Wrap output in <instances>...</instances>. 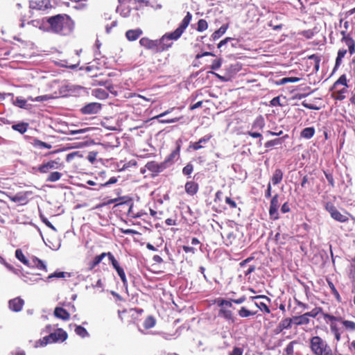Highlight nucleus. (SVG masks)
Segmentation results:
<instances>
[{"instance_id":"21","label":"nucleus","mask_w":355,"mask_h":355,"mask_svg":"<svg viewBox=\"0 0 355 355\" xmlns=\"http://www.w3.org/2000/svg\"><path fill=\"white\" fill-rule=\"evenodd\" d=\"M265 125V121L263 116H259L256 118L252 125V130H262Z\"/></svg>"},{"instance_id":"32","label":"nucleus","mask_w":355,"mask_h":355,"mask_svg":"<svg viewBox=\"0 0 355 355\" xmlns=\"http://www.w3.org/2000/svg\"><path fill=\"white\" fill-rule=\"evenodd\" d=\"M327 284H328V286H329V288L331 289V293L334 295V297L336 299V300L338 302H340L341 297H340L339 293L338 292V291L336 290L335 286L332 283V282L327 279Z\"/></svg>"},{"instance_id":"57","label":"nucleus","mask_w":355,"mask_h":355,"mask_svg":"<svg viewBox=\"0 0 355 355\" xmlns=\"http://www.w3.org/2000/svg\"><path fill=\"white\" fill-rule=\"evenodd\" d=\"M255 305L259 307L261 311H264L267 313L270 312L269 307L263 302H261L259 304L255 303Z\"/></svg>"},{"instance_id":"43","label":"nucleus","mask_w":355,"mask_h":355,"mask_svg":"<svg viewBox=\"0 0 355 355\" xmlns=\"http://www.w3.org/2000/svg\"><path fill=\"white\" fill-rule=\"evenodd\" d=\"M235 239H236V236L234 234V232H228L226 234V237L224 240V242L226 245H230L232 244V243L235 240Z\"/></svg>"},{"instance_id":"38","label":"nucleus","mask_w":355,"mask_h":355,"mask_svg":"<svg viewBox=\"0 0 355 355\" xmlns=\"http://www.w3.org/2000/svg\"><path fill=\"white\" fill-rule=\"evenodd\" d=\"M51 97L49 95H42V96H38L36 98H33L31 96H29L28 98V100H30L32 102L37 101V102H42V101H46L49 99H51Z\"/></svg>"},{"instance_id":"63","label":"nucleus","mask_w":355,"mask_h":355,"mask_svg":"<svg viewBox=\"0 0 355 355\" xmlns=\"http://www.w3.org/2000/svg\"><path fill=\"white\" fill-rule=\"evenodd\" d=\"M55 330V327L51 324L46 325L43 329L42 333L49 334L52 333Z\"/></svg>"},{"instance_id":"39","label":"nucleus","mask_w":355,"mask_h":355,"mask_svg":"<svg viewBox=\"0 0 355 355\" xmlns=\"http://www.w3.org/2000/svg\"><path fill=\"white\" fill-rule=\"evenodd\" d=\"M208 28V24L206 20L201 19L198 22L197 31L198 32H202L207 30Z\"/></svg>"},{"instance_id":"41","label":"nucleus","mask_w":355,"mask_h":355,"mask_svg":"<svg viewBox=\"0 0 355 355\" xmlns=\"http://www.w3.org/2000/svg\"><path fill=\"white\" fill-rule=\"evenodd\" d=\"M346 49H340L338 52L337 58L336 60V66H338L340 64L342 59L345 56L347 53Z\"/></svg>"},{"instance_id":"46","label":"nucleus","mask_w":355,"mask_h":355,"mask_svg":"<svg viewBox=\"0 0 355 355\" xmlns=\"http://www.w3.org/2000/svg\"><path fill=\"white\" fill-rule=\"evenodd\" d=\"M349 278L350 279H355V259L352 261L349 266Z\"/></svg>"},{"instance_id":"10","label":"nucleus","mask_w":355,"mask_h":355,"mask_svg":"<svg viewBox=\"0 0 355 355\" xmlns=\"http://www.w3.org/2000/svg\"><path fill=\"white\" fill-rule=\"evenodd\" d=\"M60 168V163L57 160H50L47 162L43 163L38 168L37 170L41 173H46L50 170L58 169Z\"/></svg>"},{"instance_id":"42","label":"nucleus","mask_w":355,"mask_h":355,"mask_svg":"<svg viewBox=\"0 0 355 355\" xmlns=\"http://www.w3.org/2000/svg\"><path fill=\"white\" fill-rule=\"evenodd\" d=\"M107 256L112 265L113 268L116 270L120 267L119 263L114 258V255L111 252H107Z\"/></svg>"},{"instance_id":"4","label":"nucleus","mask_w":355,"mask_h":355,"mask_svg":"<svg viewBox=\"0 0 355 355\" xmlns=\"http://www.w3.org/2000/svg\"><path fill=\"white\" fill-rule=\"evenodd\" d=\"M310 348L314 355H334L327 341L318 336L311 338Z\"/></svg>"},{"instance_id":"2","label":"nucleus","mask_w":355,"mask_h":355,"mask_svg":"<svg viewBox=\"0 0 355 355\" xmlns=\"http://www.w3.org/2000/svg\"><path fill=\"white\" fill-rule=\"evenodd\" d=\"M191 18V14L188 12L187 15L182 19L180 26L173 32L166 33L160 39L158 40V44L160 52L168 49L173 44V40H177L180 37L184 30L189 26Z\"/></svg>"},{"instance_id":"14","label":"nucleus","mask_w":355,"mask_h":355,"mask_svg":"<svg viewBox=\"0 0 355 355\" xmlns=\"http://www.w3.org/2000/svg\"><path fill=\"white\" fill-rule=\"evenodd\" d=\"M9 308L15 312L20 311L24 304V301L20 297H15L9 301Z\"/></svg>"},{"instance_id":"64","label":"nucleus","mask_w":355,"mask_h":355,"mask_svg":"<svg viewBox=\"0 0 355 355\" xmlns=\"http://www.w3.org/2000/svg\"><path fill=\"white\" fill-rule=\"evenodd\" d=\"M230 355H243V349L240 347H234Z\"/></svg>"},{"instance_id":"26","label":"nucleus","mask_w":355,"mask_h":355,"mask_svg":"<svg viewBox=\"0 0 355 355\" xmlns=\"http://www.w3.org/2000/svg\"><path fill=\"white\" fill-rule=\"evenodd\" d=\"M315 134V129L313 127L304 128L301 132V137L305 139H311Z\"/></svg>"},{"instance_id":"23","label":"nucleus","mask_w":355,"mask_h":355,"mask_svg":"<svg viewBox=\"0 0 355 355\" xmlns=\"http://www.w3.org/2000/svg\"><path fill=\"white\" fill-rule=\"evenodd\" d=\"M28 123L24 122L18 123L12 125V128L14 130L17 131L21 134L25 133L28 130Z\"/></svg>"},{"instance_id":"25","label":"nucleus","mask_w":355,"mask_h":355,"mask_svg":"<svg viewBox=\"0 0 355 355\" xmlns=\"http://www.w3.org/2000/svg\"><path fill=\"white\" fill-rule=\"evenodd\" d=\"M345 329L351 332L355 331V322L351 320H347L342 318V320L340 322Z\"/></svg>"},{"instance_id":"9","label":"nucleus","mask_w":355,"mask_h":355,"mask_svg":"<svg viewBox=\"0 0 355 355\" xmlns=\"http://www.w3.org/2000/svg\"><path fill=\"white\" fill-rule=\"evenodd\" d=\"M29 6L31 9L44 10L51 7V3L49 0H31Z\"/></svg>"},{"instance_id":"6","label":"nucleus","mask_w":355,"mask_h":355,"mask_svg":"<svg viewBox=\"0 0 355 355\" xmlns=\"http://www.w3.org/2000/svg\"><path fill=\"white\" fill-rule=\"evenodd\" d=\"M139 44L146 49L158 53L159 51L158 40H150L148 37H144L139 40Z\"/></svg>"},{"instance_id":"3","label":"nucleus","mask_w":355,"mask_h":355,"mask_svg":"<svg viewBox=\"0 0 355 355\" xmlns=\"http://www.w3.org/2000/svg\"><path fill=\"white\" fill-rule=\"evenodd\" d=\"M67 333L62 329L58 328L48 336L37 340L35 343V347H44L48 344L54 343H62L67 339Z\"/></svg>"},{"instance_id":"24","label":"nucleus","mask_w":355,"mask_h":355,"mask_svg":"<svg viewBox=\"0 0 355 355\" xmlns=\"http://www.w3.org/2000/svg\"><path fill=\"white\" fill-rule=\"evenodd\" d=\"M107 256V252H103L100 255L96 256L94 259L89 263V269H94L97 265H98L103 258Z\"/></svg>"},{"instance_id":"16","label":"nucleus","mask_w":355,"mask_h":355,"mask_svg":"<svg viewBox=\"0 0 355 355\" xmlns=\"http://www.w3.org/2000/svg\"><path fill=\"white\" fill-rule=\"evenodd\" d=\"M55 317L62 320H68L70 318V314L62 307L57 306L54 310Z\"/></svg>"},{"instance_id":"62","label":"nucleus","mask_w":355,"mask_h":355,"mask_svg":"<svg viewBox=\"0 0 355 355\" xmlns=\"http://www.w3.org/2000/svg\"><path fill=\"white\" fill-rule=\"evenodd\" d=\"M270 105L272 106H282V104L280 103V97L279 96H276L275 98H273L271 101H270Z\"/></svg>"},{"instance_id":"17","label":"nucleus","mask_w":355,"mask_h":355,"mask_svg":"<svg viewBox=\"0 0 355 355\" xmlns=\"http://www.w3.org/2000/svg\"><path fill=\"white\" fill-rule=\"evenodd\" d=\"M180 150V144H179V141H178L176 149L174 150L164 162H166L167 167L168 166V164L173 163L175 159H177L179 157Z\"/></svg>"},{"instance_id":"36","label":"nucleus","mask_w":355,"mask_h":355,"mask_svg":"<svg viewBox=\"0 0 355 355\" xmlns=\"http://www.w3.org/2000/svg\"><path fill=\"white\" fill-rule=\"evenodd\" d=\"M293 322V318H285L283 320L281 321L279 323V327L282 329H288L291 327L292 322Z\"/></svg>"},{"instance_id":"11","label":"nucleus","mask_w":355,"mask_h":355,"mask_svg":"<svg viewBox=\"0 0 355 355\" xmlns=\"http://www.w3.org/2000/svg\"><path fill=\"white\" fill-rule=\"evenodd\" d=\"M146 168L155 173L162 172L165 168H167L166 162L158 163L155 161L149 162L146 164Z\"/></svg>"},{"instance_id":"53","label":"nucleus","mask_w":355,"mask_h":355,"mask_svg":"<svg viewBox=\"0 0 355 355\" xmlns=\"http://www.w3.org/2000/svg\"><path fill=\"white\" fill-rule=\"evenodd\" d=\"M97 155H98V153L96 152V151H91V152H89L88 155H87L88 161L90 163L94 164V162L96 159Z\"/></svg>"},{"instance_id":"5","label":"nucleus","mask_w":355,"mask_h":355,"mask_svg":"<svg viewBox=\"0 0 355 355\" xmlns=\"http://www.w3.org/2000/svg\"><path fill=\"white\" fill-rule=\"evenodd\" d=\"M15 257L19 261L27 266L36 267L38 269L46 270V266L42 260L37 257H33L31 261L28 260L21 249L16 250Z\"/></svg>"},{"instance_id":"7","label":"nucleus","mask_w":355,"mask_h":355,"mask_svg":"<svg viewBox=\"0 0 355 355\" xmlns=\"http://www.w3.org/2000/svg\"><path fill=\"white\" fill-rule=\"evenodd\" d=\"M279 196L275 194L271 199L269 209L270 217L273 220L279 218L278 209L279 207Z\"/></svg>"},{"instance_id":"54","label":"nucleus","mask_w":355,"mask_h":355,"mask_svg":"<svg viewBox=\"0 0 355 355\" xmlns=\"http://www.w3.org/2000/svg\"><path fill=\"white\" fill-rule=\"evenodd\" d=\"M183 119V116L175 117L173 119H163L160 120L159 122L162 123H173L179 121L180 119Z\"/></svg>"},{"instance_id":"20","label":"nucleus","mask_w":355,"mask_h":355,"mask_svg":"<svg viewBox=\"0 0 355 355\" xmlns=\"http://www.w3.org/2000/svg\"><path fill=\"white\" fill-rule=\"evenodd\" d=\"M185 191L189 195H194L198 191V184L194 182H188L185 184Z\"/></svg>"},{"instance_id":"8","label":"nucleus","mask_w":355,"mask_h":355,"mask_svg":"<svg viewBox=\"0 0 355 355\" xmlns=\"http://www.w3.org/2000/svg\"><path fill=\"white\" fill-rule=\"evenodd\" d=\"M102 108L99 103H89L81 108V112L84 114H95L98 113Z\"/></svg>"},{"instance_id":"22","label":"nucleus","mask_w":355,"mask_h":355,"mask_svg":"<svg viewBox=\"0 0 355 355\" xmlns=\"http://www.w3.org/2000/svg\"><path fill=\"white\" fill-rule=\"evenodd\" d=\"M293 322L296 325H303V324H307L309 323V318L306 315V313L300 315V316H295L293 318Z\"/></svg>"},{"instance_id":"51","label":"nucleus","mask_w":355,"mask_h":355,"mask_svg":"<svg viewBox=\"0 0 355 355\" xmlns=\"http://www.w3.org/2000/svg\"><path fill=\"white\" fill-rule=\"evenodd\" d=\"M211 137V135H206L198 140V144L203 145L205 147Z\"/></svg>"},{"instance_id":"28","label":"nucleus","mask_w":355,"mask_h":355,"mask_svg":"<svg viewBox=\"0 0 355 355\" xmlns=\"http://www.w3.org/2000/svg\"><path fill=\"white\" fill-rule=\"evenodd\" d=\"M227 25H223L220 26L219 29L216 31L211 35V37L214 40H218L226 32L227 29Z\"/></svg>"},{"instance_id":"30","label":"nucleus","mask_w":355,"mask_h":355,"mask_svg":"<svg viewBox=\"0 0 355 355\" xmlns=\"http://www.w3.org/2000/svg\"><path fill=\"white\" fill-rule=\"evenodd\" d=\"M75 327L76 334L80 336L81 338H84L89 336V333L87 332V329L85 327L80 325H76Z\"/></svg>"},{"instance_id":"56","label":"nucleus","mask_w":355,"mask_h":355,"mask_svg":"<svg viewBox=\"0 0 355 355\" xmlns=\"http://www.w3.org/2000/svg\"><path fill=\"white\" fill-rule=\"evenodd\" d=\"M295 343V342L292 341L286 347L285 352L287 355H292L293 353V345Z\"/></svg>"},{"instance_id":"12","label":"nucleus","mask_w":355,"mask_h":355,"mask_svg":"<svg viewBox=\"0 0 355 355\" xmlns=\"http://www.w3.org/2000/svg\"><path fill=\"white\" fill-rule=\"evenodd\" d=\"M27 25L29 27H33L44 31H47L48 22L47 19L46 18L31 20L27 23Z\"/></svg>"},{"instance_id":"19","label":"nucleus","mask_w":355,"mask_h":355,"mask_svg":"<svg viewBox=\"0 0 355 355\" xmlns=\"http://www.w3.org/2000/svg\"><path fill=\"white\" fill-rule=\"evenodd\" d=\"M93 96L99 99H105L108 96L107 89L103 88L94 89L92 92Z\"/></svg>"},{"instance_id":"37","label":"nucleus","mask_w":355,"mask_h":355,"mask_svg":"<svg viewBox=\"0 0 355 355\" xmlns=\"http://www.w3.org/2000/svg\"><path fill=\"white\" fill-rule=\"evenodd\" d=\"M15 105L21 107L26 109L28 107L27 104V101L26 99L22 98L21 97H17L15 101Z\"/></svg>"},{"instance_id":"61","label":"nucleus","mask_w":355,"mask_h":355,"mask_svg":"<svg viewBox=\"0 0 355 355\" xmlns=\"http://www.w3.org/2000/svg\"><path fill=\"white\" fill-rule=\"evenodd\" d=\"M225 202L231 207V208H236V203L234 200H233L230 197L225 198Z\"/></svg>"},{"instance_id":"45","label":"nucleus","mask_w":355,"mask_h":355,"mask_svg":"<svg viewBox=\"0 0 355 355\" xmlns=\"http://www.w3.org/2000/svg\"><path fill=\"white\" fill-rule=\"evenodd\" d=\"M254 314L255 313L246 309L245 307H241V309L239 311V315L241 318H247L250 315H254Z\"/></svg>"},{"instance_id":"44","label":"nucleus","mask_w":355,"mask_h":355,"mask_svg":"<svg viewBox=\"0 0 355 355\" xmlns=\"http://www.w3.org/2000/svg\"><path fill=\"white\" fill-rule=\"evenodd\" d=\"M324 318L325 320H328L330 322V323H336L338 322H340V320H342L341 317L334 316V315L328 314V313L324 314Z\"/></svg>"},{"instance_id":"18","label":"nucleus","mask_w":355,"mask_h":355,"mask_svg":"<svg viewBox=\"0 0 355 355\" xmlns=\"http://www.w3.org/2000/svg\"><path fill=\"white\" fill-rule=\"evenodd\" d=\"M10 200L15 202L26 204L28 202V194L26 193H18L12 196Z\"/></svg>"},{"instance_id":"13","label":"nucleus","mask_w":355,"mask_h":355,"mask_svg":"<svg viewBox=\"0 0 355 355\" xmlns=\"http://www.w3.org/2000/svg\"><path fill=\"white\" fill-rule=\"evenodd\" d=\"M327 209L330 213L331 216L336 220L343 223L348 220L347 216L342 214L334 207L331 206L330 207H327Z\"/></svg>"},{"instance_id":"55","label":"nucleus","mask_w":355,"mask_h":355,"mask_svg":"<svg viewBox=\"0 0 355 355\" xmlns=\"http://www.w3.org/2000/svg\"><path fill=\"white\" fill-rule=\"evenodd\" d=\"M117 182V179L115 177H112L107 182H106L104 184H99V188L98 189H96V190H98L99 189H101V187H107L110 184H114Z\"/></svg>"},{"instance_id":"49","label":"nucleus","mask_w":355,"mask_h":355,"mask_svg":"<svg viewBox=\"0 0 355 355\" xmlns=\"http://www.w3.org/2000/svg\"><path fill=\"white\" fill-rule=\"evenodd\" d=\"M282 138L276 139H273V140L267 141L265 144V146L266 148H269V147L274 146L276 145L282 144Z\"/></svg>"},{"instance_id":"40","label":"nucleus","mask_w":355,"mask_h":355,"mask_svg":"<svg viewBox=\"0 0 355 355\" xmlns=\"http://www.w3.org/2000/svg\"><path fill=\"white\" fill-rule=\"evenodd\" d=\"M66 276L69 277V274L65 272H55L50 275L48 276L47 279H51L52 278H64Z\"/></svg>"},{"instance_id":"60","label":"nucleus","mask_w":355,"mask_h":355,"mask_svg":"<svg viewBox=\"0 0 355 355\" xmlns=\"http://www.w3.org/2000/svg\"><path fill=\"white\" fill-rule=\"evenodd\" d=\"M232 300L228 301L225 300H221L218 302V306L223 308L224 306L231 307L232 306Z\"/></svg>"},{"instance_id":"27","label":"nucleus","mask_w":355,"mask_h":355,"mask_svg":"<svg viewBox=\"0 0 355 355\" xmlns=\"http://www.w3.org/2000/svg\"><path fill=\"white\" fill-rule=\"evenodd\" d=\"M283 178V173L280 169H276L273 173L272 178V182L273 184H277L280 183Z\"/></svg>"},{"instance_id":"48","label":"nucleus","mask_w":355,"mask_h":355,"mask_svg":"<svg viewBox=\"0 0 355 355\" xmlns=\"http://www.w3.org/2000/svg\"><path fill=\"white\" fill-rule=\"evenodd\" d=\"M193 171V166L191 164H187L182 169V173L184 175H190Z\"/></svg>"},{"instance_id":"15","label":"nucleus","mask_w":355,"mask_h":355,"mask_svg":"<svg viewBox=\"0 0 355 355\" xmlns=\"http://www.w3.org/2000/svg\"><path fill=\"white\" fill-rule=\"evenodd\" d=\"M143 33V31L140 28L128 30L125 33V37L129 41L137 40Z\"/></svg>"},{"instance_id":"47","label":"nucleus","mask_w":355,"mask_h":355,"mask_svg":"<svg viewBox=\"0 0 355 355\" xmlns=\"http://www.w3.org/2000/svg\"><path fill=\"white\" fill-rule=\"evenodd\" d=\"M342 42H344L346 46L349 49V47L355 44L354 40L349 35H344L342 38Z\"/></svg>"},{"instance_id":"35","label":"nucleus","mask_w":355,"mask_h":355,"mask_svg":"<svg viewBox=\"0 0 355 355\" xmlns=\"http://www.w3.org/2000/svg\"><path fill=\"white\" fill-rule=\"evenodd\" d=\"M155 325V320L153 316H148L144 322V327L145 329L153 328Z\"/></svg>"},{"instance_id":"1","label":"nucleus","mask_w":355,"mask_h":355,"mask_svg":"<svg viewBox=\"0 0 355 355\" xmlns=\"http://www.w3.org/2000/svg\"><path fill=\"white\" fill-rule=\"evenodd\" d=\"M47 31H51L63 35H69L73 29V22L66 15H58L47 19Z\"/></svg>"},{"instance_id":"52","label":"nucleus","mask_w":355,"mask_h":355,"mask_svg":"<svg viewBox=\"0 0 355 355\" xmlns=\"http://www.w3.org/2000/svg\"><path fill=\"white\" fill-rule=\"evenodd\" d=\"M0 263L3 265H4L9 270L16 273L17 272V270L15 268H14L13 266H12L10 264H9L8 263H7L6 261V260L2 257H0Z\"/></svg>"},{"instance_id":"59","label":"nucleus","mask_w":355,"mask_h":355,"mask_svg":"<svg viewBox=\"0 0 355 355\" xmlns=\"http://www.w3.org/2000/svg\"><path fill=\"white\" fill-rule=\"evenodd\" d=\"M221 66V60H214L211 65V69L214 70H216L219 69Z\"/></svg>"},{"instance_id":"31","label":"nucleus","mask_w":355,"mask_h":355,"mask_svg":"<svg viewBox=\"0 0 355 355\" xmlns=\"http://www.w3.org/2000/svg\"><path fill=\"white\" fill-rule=\"evenodd\" d=\"M340 85L348 87L346 75L343 74L334 83L333 89H338Z\"/></svg>"},{"instance_id":"50","label":"nucleus","mask_w":355,"mask_h":355,"mask_svg":"<svg viewBox=\"0 0 355 355\" xmlns=\"http://www.w3.org/2000/svg\"><path fill=\"white\" fill-rule=\"evenodd\" d=\"M322 311V309L320 308V307H315V309H313V310H311V311L309 312H307L306 313V315L309 318V317H312V318H315Z\"/></svg>"},{"instance_id":"29","label":"nucleus","mask_w":355,"mask_h":355,"mask_svg":"<svg viewBox=\"0 0 355 355\" xmlns=\"http://www.w3.org/2000/svg\"><path fill=\"white\" fill-rule=\"evenodd\" d=\"M300 80V78L286 77V78H283L280 79L276 83L278 85H285V84L289 83H297V82H299Z\"/></svg>"},{"instance_id":"33","label":"nucleus","mask_w":355,"mask_h":355,"mask_svg":"<svg viewBox=\"0 0 355 355\" xmlns=\"http://www.w3.org/2000/svg\"><path fill=\"white\" fill-rule=\"evenodd\" d=\"M219 315L223 316L227 320L234 321L232 312L230 310H227L225 308H221L219 311Z\"/></svg>"},{"instance_id":"58","label":"nucleus","mask_w":355,"mask_h":355,"mask_svg":"<svg viewBox=\"0 0 355 355\" xmlns=\"http://www.w3.org/2000/svg\"><path fill=\"white\" fill-rule=\"evenodd\" d=\"M330 330L332 334L338 332H341V330L338 327L337 322L330 323Z\"/></svg>"},{"instance_id":"34","label":"nucleus","mask_w":355,"mask_h":355,"mask_svg":"<svg viewBox=\"0 0 355 355\" xmlns=\"http://www.w3.org/2000/svg\"><path fill=\"white\" fill-rule=\"evenodd\" d=\"M61 177H62V173H60L58 171L52 172L48 176L46 181L50 182H55L59 180L61 178Z\"/></svg>"}]
</instances>
